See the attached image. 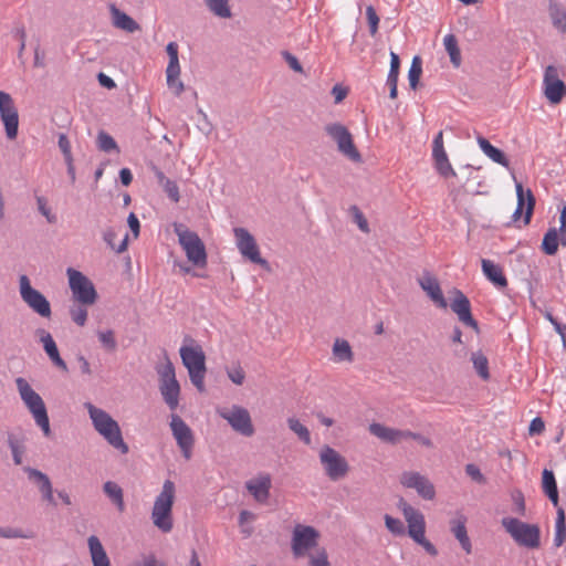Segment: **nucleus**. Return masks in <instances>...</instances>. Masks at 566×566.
<instances>
[{
  "label": "nucleus",
  "mask_w": 566,
  "mask_h": 566,
  "mask_svg": "<svg viewBox=\"0 0 566 566\" xmlns=\"http://www.w3.org/2000/svg\"><path fill=\"white\" fill-rule=\"evenodd\" d=\"M166 52L169 56L166 73H169V77L172 78V76L176 75L178 67H180L178 59V44L176 42H169L166 46Z\"/></svg>",
  "instance_id": "44"
},
{
  "label": "nucleus",
  "mask_w": 566,
  "mask_h": 566,
  "mask_svg": "<svg viewBox=\"0 0 566 566\" xmlns=\"http://www.w3.org/2000/svg\"><path fill=\"white\" fill-rule=\"evenodd\" d=\"M35 334L39 337L40 343L43 345V349L51 361L61 370L67 371L66 363L60 356L59 348L52 335L44 328H38Z\"/></svg>",
  "instance_id": "23"
},
{
  "label": "nucleus",
  "mask_w": 566,
  "mask_h": 566,
  "mask_svg": "<svg viewBox=\"0 0 566 566\" xmlns=\"http://www.w3.org/2000/svg\"><path fill=\"white\" fill-rule=\"evenodd\" d=\"M109 12L114 28L128 33H134L140 30V25L127 13L119 10L115 4L109 6Z\"/></svg>",
  "instance_id": "26"
},
{
  "label": "nucleus",
  "mask_w": 566,
  "mask_h": 566,
  "mask_svg": "<svg viewBox=\"0 0 566 566\" xmlns=\"http://www.w3.org/2000/svg\"><path fill=\"white\" fill-rule=\"evenodd\" d=\"M471 361L473 363V367L478 375L483 379L488 380L490 378L489 373V360L486 356L482 352H475L471 355Z\"/></svg>",
  "instance_id": "41"
},
{
  "label": "nucleus",
  "mask_w": 566,
  "mask_h": 566,
  "mask_svg": "<svg viewBox=\"0 0 566 566\" xmlns=\"http://www.w3.org/2000/svg\"><path fill=\"white\" fill-rule=\"evenodd\" d=\"M175 484L170 480L164 482L161 492L156 496L151 511V520L154 525L164 533L172 530V505L175 499Z\"/></svg>",
  "instance_id": "4"
},
{
  "label": "nucleus",
  "mask_w": 566,
  "mask_h": 566,
  "mask_svg": "<svg viewBox=\"0 0 566 566\" xmlns=\"http://www.w3.org/2000/svg\"><path fill=\"white\" fill-rule=\"evenodd\" d=\"M94 429L115 449L122 453L128 452V446L122 437L120 428L105 410L95 407L92 402L84 403Z\"/></svg>",
  "instance_id": "1"
},
{
  "label": "nucleus",
  "mask_w": 566,
  "mask_h": 566,
  "mask_svg": "<svg viewBox=\"0 0 566 566\" xmlns=\"http://www.w3.org/2000/svg\"><path fill=\"white\" fill-rule=\"evenodd\" d=\"M220 417L228 421L231 428L244 437H251L254 433L252 420L249 411L240 406L223 408L218 411Z\"/></svg>",
  "instance_id": "17"
},
{
  "label": "nucleus",
  "mask_w": 566,
  "mask_h": 566,
  "mask_svg": "<svg viewBox=\"0 0 566 566\" xmlns=\"http://www.w3.org/2000/svg\"><path fill=\"white\" fill-rule=\"evenodd\" d=\"M97 338L103 346L108 352H115L117 348V342L115 338V333L112 329H104L96 332Z\"/></svg>",
  "instance_id": "50"
},
{
  "label": "nucleus",
  "mask_w": 566,
  "mask_h": 566,
  "mask_svg": "<svg viewBox=\"0 0 566 566\" xmlns=\"http://www.w3.org/2000/svg\"><path fill=\"white\" fill-rule=\"evenodd\" d=\"M465 473L475 482L483 484L485 483V478L481 473L480 469L475 464H467L465 465Z\"/></svg>",
  "instance_id": "59"
},
{
  "label": "nucleus",
  "mask_w": 566,
  "mask_h": 566,
  "mask_svg": "<svg viewBox=\"0 0 566 566\" xmlns=\"http://www.w3.org/2000/svg\"><path fill=\"white\" fill-rule=\"evenodd\" d=\"M560 243L566 247V206L562 209L560 212Z\"/></svg>",
  "instance_id": "64"
},
{
  "label": "nucleus",
  "mask_w": 566,
  "mask_h": 566,
  "mask_svg": "<svg viewBox=\"0 0 566 566\" xmlns=\"http://www.w3.org/2000/svg\"><path fill=\"white\" fill-rule=\"evenodd\" d=\"M8 444L12 453L13 462L17 465L22 463V455L25 452L23 441L18 439L14 434H8Z\"/></svg>",
  "instance_id": "45"
},
{
  "label": "nucleus",
  "mask_w": 566,
  "mask_h": 566,
  "mask_svg": "<svg viewBox=\"0 0 566 566\" xmlns=\"http://www.w3.org/2000/svg\"><path fill=\"white\" fill-rule=\"evenodd\" d=\"M23 471L28 474V479L38 485L42 500L50 504H55L50 478L42 471L31 467H24Z\"/></svg>",
  "instance_id": "22"
},
{
  "label": "nucleus",
  "mask_w": 566,
  "mask_h": 566,
  "mask_svg": "<svg viewBox=\"0 0 566 566\" xmlns=\"http://www.w3.org/2000/svg\"><path fill=\"white\" fill-rule=\"evenodd\" d=\"M39 211L46 218L50 223L55 222V216L51 213V210L46 207V200L43 197L36 198Z\"/></svg>",
  "instance_id": "61"
},
{
  "label": "nucleus",
  "mask_w": 566,
  "mask_h": 566,
  "mask_svg": "<svg viewBox=\"0 0 566 566\" xmlns=\"http://www.w3.org/2000/svg\"><path fill=\"white\" fill-rule=\"evenodd\" d=\"M15 385L21 400L32 415L35 423L41 428L43 434L49 437L51 433L50 420L43 399L24 378H17Z\"/></svg>",
  "instance_id": "2"
},
{
  "label": "nucleus",
  "mask_w": 566,
  "mask_h": 566,
  "mask_svg": "<svg viewBox=\"0 0 566 566\" xmlns=\"http://www.w3.org/2000/svg\"><path fill=\"white\" fill-rule=\"evenodd\" d=\"M319 460L326 475L333 481L344 478L349 470L346 459L328 446L322 448Z\"/></svg>",
  "instance_id": "15"
},
{
  "label": "nucleus",
  "mask_w": 566,
  "mask_h": 566,
  "mask_svg": "<svg viewBox=\"0 0 566 566\" xmlns=\"http://www.w3.org/2000/svg\"><path fill=\"white\" fill-rule=\"evenodd\" d=\"M233 233L237 241V248L243 258L264 269H269V262L260 254L259 247L253 235L244 228H234Z\"/></svg>",
  "instance_id": "14"
},
{
  "label": "nucleus",
  "mask_w": 566,
  "mask_h": 566,
  "mask_svg": "<svg viewBox=\"0 0 566 566\" xmlns=\"http://www.w3.org/2000/svg\"><path fill=\"white\" fill-rule=\"evenodd\" d=\"M369 432L379 440L391 444H398L411 436L410 430L395 429L378 422L369 424Z\"/></svg>",
  "instance_id": "21"
},
{
  "label": "nucleus",
  "mask_w": 566,
  "mask_h": 566,
  "mask_svg": "<svg viewBox=\"0 0 566 566\" xmlns=\"http://www.w3.org/2000/svg\"><path fill=\"white\" fill-rule=\"evenodd\" d=\"M66 274L73 298L82 305H93L97 300V292L92 281L72 268L66 270Z\"/></svg>",
  "instance_id": "9"
},
{
  "label": "nucleus",
  "mask_w": 566,
  "mask_h": 566,
  "mask_svg": "<svg viewBox=\"0 0 566 566\" xmlns=\"http://www.w3.org/2000/svg\"><path fill=\"white\" fill-rule=\"evenodd\" d=\"M421 74H422V61H421V57L417 55L412 59V62H411V65H410L409 72H408L409 85L412 90L417 88L420 77H421Z\"/></svg>",
  "instance_id": "49"
},
{
  "label": "nucleus",
  "mask_w": 566,
  "mask_h": 566,
  "mask_svg": "<svg viewBox=\"0 0 566 566\" xmlns=\"http://www.w3.org/2000/svg\"><path fill=\"white\" fill-rule=\"evenodd\" d=\"M349 213L353 217V221L358 226V228L365 232H369V226L368 221L365 218L364 213L360 211V209L357 206H350L349 207Z\"/></svg>",
  "instance_id": "53"
},
{
  "label": "nucleus",
  "mask_w": 566,
  "mask_h": 566,
  "mask_svg": "<svg viewBox=\"0 0 566 566\" xmlns=\"http://www.w3.org/2000/svg\"><path fill=\"white\" fill-rule=\"evenodd\" d=\"M165 359L164 365L156 367L159 376V390L169 409L175 410L179 405L180 386L176 379L175 367L167 354H165Z\"/></svg>",
  "instance_id": "7"
},
{
  "label": "nucleus",
  "mask_w": 566,
  "mask_h": 566,
  "mask_svg": "<svg viewBox=\"0 0 566 566\" xmlns=\"http://www.w3.org/2000/svg\"><path fill=\"white\" fill-rule=\"evenodd\" d=\"M385 524L389 532L394 535H405L406 528L403 523L399 518H395L388 514L385 515Z\"/></svg>",
  "instance_id": "54"
},
{
  "label": "nucleus",
  "mask_w": 566,
  "mask_h": 566,
  "mask_svg": "<svg viewBox=\"0 0 566 566\" xmlns=\"http://www.w3.org/2000/svg\"><path fill=\"white\" fill-rule=\"evenodd\" d=\"M481 265L483 274L494 286L499 289L507 286V280L500 265L488 259H482Z\"/></svg>",
  "instance_id": "27"
},
{
  "label": "nucleus",
  "mask_w": 566,
  "mask_h": 566,
  "mask_svg": "<svg viewBox=\"0 0 566 566\" xmlns=\"http://www.w3.org/2000/svg\"><path fill=\"white\" fill-rule=\"evenodd\" d=\"M206 9L216 18L231 19L233 17L231 0H202Z\"/></svg>",
  "instance_id": "32"
},
{
  "label": "nucleus",
  "mask_w": 566,
  "mask_h": 566,
  "mask_svg": "<svg viewBox=\"0 0 566 566\" xmlns=\"http://www.w3.org/2000/svg\"><path fill=\"white\" fill-rule=\"evenodd\" d=\"M180 75V67H178L176 75L172 76V78L169 77V73H166L167 76V85L170 90L174 91L176 96H179L184 90V83L179 80Z\"/></svg>",
  "instance_id": "55"
},
{
  "label": "nucleus",
  "mask_w": 566,
  "mask_h": 566,
  "mask_svg": "<svg viewBox=\"0 0 566 566\" xmlns=\"http://www.w3.org/2000/svg\"><path fill=\"white\" fill-rule=\"evenodd\" d=\"M326 134L336 142L339 153L354 163L361 161V155L354 145L352 134L339 123L327 124Z\"/></svg>",
  "instance_id": "12"
},
{
  "label": "nucleus",
  "mask_w": 566,
  "mask_h": 566,
  "mask_svg": "<svg viewBox=\"0 0 566 566\" xmlns=\"http://www.w3.org/2000/svg\"><path fill=\"white\" fill-rule=\"evenodd\" d=\"M451 532L454 537L459 541L462 549L470 554L472 552V544L468 536L467 527L464 521H452L451 522Z\"/></svg>",
  "instance_id": "37"
},
{
  "label": "nucleus",
  "mask_w": 566,
  "mask_h": 566,
  "mask_svg": "<svg viewBox=\"0 0 566 566\" xmlns=\"http://www.w3.org/2000/svg\"><path fill=\"white\" fill-rule=\"evenodd\" d=\"M117 237V233L114 229L109 228L107 229L104 234L103 239L106 242V244L114 250L116 253H122L127 249L128 244V234L126 233L124 239L120 241L118 245L115 243V239Z\"/></svg>",
  "instance_id": "46"
},
{
  "label": "nucleus",
  "mask_w": 566,
  "mask_h": 566,
  "mask_svg": "<svg viewBox=\"0 0 566 566\" xmlns=\"http://www.w3.org/2000/svg\"><path fill=\"white\" fill-rule=\"evenodd\" d=\"M287 426L291 431H293L301 441L305 444H311V433L308 429L300 422L298 419L291 417L287 419Z\"/></svg>",
  "instance_id": "48"
},
{
  "label": "nucleus",
  "mask_w": 566,
  "mask_h": 566,
  "mask_svg": "<svg viewBox=\"0 0 566 566\" xmlns=\"http://www.w3.org/2000/svg\"><path fill=\"white\" fill-rule=\"evenodd\" d=\"M57 145L64 156V160L70 161V159L73 158V156L71 151V143L65 134L59 135Z\"/></svg>",
  "instance_id": "56"
},
{
  "label": "nucleus",
  "mask_w": 566,
  "mask_h": 566,
  "mask_svg": "<svg viewBox=\"0 0 566 566\" xmlns=\"http://www.w3.org/2000/svg\"><path fill=\"white\" fill-rule=\"evenodd\" d=\"M443 44L450 56V62L454 67H459L461 65L462 59L455 35L451 33L447 34L443 39Z\"/></svg>",
  "instance_id": "39"
},
{
  "label": "nucleus",
  "mask_w": 566,
  "mask_h": 566,
  "mask_svg": "<svg viewBox=\"0 0 566 566\" xmlns=\"http://www.w3.org/2000/svg\"><path fill=\"white\" fill-rule=\"evenodd\" d=\"M170 429L184 458L189 460L192 455V449L195 446V437L191 428L181 417L172 413L170 417Z\"/></svg>",
  "instance_id": "16"
},
{
  "label": "nucleus",
  "mask_w": 566,
  "mask_h": 566,
  "mask_svg": "<svg viewBox=\"0 0 566 566\" xmlns=\"http://www.w3.org/2000/svg\"><path fill=\"white\" fill-rule=\"evenodd\" d=\"M333 354L339 361H353L354 355L349 343L345 339H336Z\"/></svg>",
  "instance_id": "42"
},
{
  "label": "nucleus",
  "mask_w": 566,
  "mask_h": 566,
  "mask_svg": "<svg viewBox=\"0 0 566 566\" xmlns=\"http://www.w3.org/2000/svg\"><path fill=\"white\" fill-rule=\"evenodd\" d=\"M453 293L454 298L450 303L452 312L458 315V318L461 323L479 332L478 322L471 314V304L469 298L460 290H454Z\"/></svg>",
  "instance_id": "20"
},
{
  "label": "nucleus",
  "mask_w": 566,
  "mask_h": 566,
  "mask_svg": "<svg viewBox=\"0 0 566 566\" xmlns=\"http://www.w3.org/2000/svg\"><path fill=\"white\" fill-rule=\"evenodd\" d=\"M366 15L369 24V32L371 35H375L378 30L379 18L371 6L367 7Z\"/></svg>",
  "instance_id": "57"
},
{
  "label": "nucleus",
  "mask_w": 566,
  "mask_h": 566,
  "mask_svg": "<svg viewBox=\"0 0 566 566\" xmlns=\"http://www.w3.org/2000/svg\"><path fill=\"white\" fill-rule=\"evenodd\" d=\"M182 364L188 369L192 385L200 391H205L206 357L200 347L182 346L180 348Z\"/></svg>",
  "instance_id": "8"
},
{
  "label": "nucleus",
  "mask_w": 566,
  "mask_h": 566,
  "mask_svg": "<svg viewBox=\"0 0 566 566\" xmlns=\"http://www.w3.org/2000/svg\"><path fill=\"white\" fill-rule=\"evenodd\" d=\"M565 539H566L565 511L563 507H557L554 545L556 547H559L564 544Z\"/></svg>",
  "instance_id": "40"
},
{
  "label": "nucleus",
  "mask_w": 566,
  "mask_h": 566,
  "mask_svg": "<svg viewBox=\"0 0 566 566\" xmlns=\"http://www.w3.org/2000/svg\"><path fill=\"white\" fill-rule=\"evenodd\" d=\"M175 233L178 237L179 244L185 251L187 259L195 266L205 268L207 265L206 247L200 237L187 229L184 224H175Z\"/></svg>",
  "instance_id": "6"
},
{
  "label": "nucleus",
  "mask_w": 566,
  "mask_h": 566,
  "mask_svg": "<svg viewBox=\"0 0 566 566\" xmlns=\"http://www.w3.org/2000/svg\"><path fill=\"white\" fill-rule=\"evenodd\" d=\"M432 158L434 160V167L437 169V171L444 178H448V177H455L457 176V172L453 170L450 161H449V158H448V155L444 151H438V153H432Z\"/></svg>",
  "instance_id": "38"
},
{
  "label": "nucleus",
  "mask_w": 566,
  "mask_h": 566,
  "mask_svg": "<svg viewBox=\"0 0 566 566\" xmlns=\"http://www.w3.org/2000/svg\"><path fill=\"white\" fill-rule=\"evenodd\" d=\"M400 482L408 489H415L424 500H433L436 496L434 485L428 478L419 472L407 471L401 474Z\"/></svg>",
  "instance_id": "19"
},
{
  "label": "nucleus",
  "mask_w": 566,
  "mask_h": 566,
  "mask_svg": "<svg viewBox=\"0 0 566 566\" xmlns=\"http://www.w3.org/2000/svg\"><path fill=\"white\" fill-rule=\"evenodd\" d=\"M545 430V423L542 418L536 417L531 421L528 432L531 436L541 434Z\"/></svg>",
  "instance_id": "62"
},
{
  "label": "nucleus",
  "mask_w": 566,
  "mask_h": 566,
  "mask_svg": "<svg viewBox=\"0 0 566 566\" xmlns=\"http://www.w3.org/2000/svg\"><path fill=\"white\" fill-rule=\"evenodd\" d=\"M319 532L313 526L297 524L292 534V553L295 558L310 555V551L318 548Z\"/></svg>",
  "instance_id": "11"
},
{
  "label": "nucleus",
  "mask_w": 566,
  "mask_h": 566,
  "mask_svg": "<svg viewBox=\"0 0 566 566\" xmlns=\"http://www.w3.org/2000/svg\"><path fill=\"white\" fill-rule=\"evenodd\" d=\"M543 85L544 94L552 104H558L566 94V85L559 80L558 71L553 65L545 69Z\"/></svg>",
  "instance_id": "18"
},
{
  "label": "nucleus",
  "mask_w": 566,
  "mask_h": 566,
  "mask_svg": "<svg viewBox=\"0 0 566 566\" xmlns=\"http://www.w3.org/2000/svg\"><path fill=\"white\" fill-rule=\"evenodd\" d=\"M103 491L107 497L115 504L119 512L125 511L123 489L113 481H107L103 485Z\"/></svg>",
  "instance_id": "36"
},
{
  "label": "nucleus",
  "mask_w": 566,
  "mask_h": 566,
  "mask_svg": "<svg viewBox=\"0 0 566 566\" xmlns=\"http://www.w3.org/2000/svg\"><path fill=\"white\" fill-rule=\"evenodd\" d=\"M228 377L235 385H242L245 378L244 371L240 366L227 370Z\"/></svg>",
  "instance_id": "60"
},
{
  "label": "nucleus",
  "mask_w": 566,
  "mask_h": 566,
  "mask_svg": "<svg viewBox=\"0 0 566 566\" xmlns=\"http://www.w3.org/2000/svg\"><path fill=\"white\" fill-rule=\"evenodd\" d=\"M512 500L514 502V512L521 516H524L526 507H525V500H524L523 493L520 491L513 493Z\"/></svg>",
  "instance_id": "58"
},
{
  "label": "nucleus",
  "mask_w": 566,
  "mask_h": 566,
  "mask_svg": "<svg viewBox=\"0 0 566 566\" xmlns=\"http://www.w3.org/2000/svg\"><path fill=\"white\" fill-rule=\"evenodd\" d=\"M476 142L481 148V150L491 159L493 160L494 163L503 166V167H509L510 165V161L507 159V157L505 156V154L494 147L486 138H484L483 136H478L476 138Z\"/></svg>",
  "instance_id": "31"
},
{
  "label": "nucleus",
  "mask_w": 566,
  "mask_h": 566,
  "mask_svg": "<svg viewBox=\"0 0 566 566\" xmlns=\"http://www.w3.org/2000/svg\"><path fill=\"white\" fill-rule=\"evenodd\" d=\"M542 490L554 506H558V489L555 474L552 470L544 469L542 472Z\"/></svg>",
  "instance_id": "30"
},
{
  "label": "nucleus",
  "mask_w": 566,
  "mask_h": 566,
  "mask_svg": "<svg viewBox=\"0 0 566 566\" xmlns=\"http://www.w3.org/2000/svg\"><path fill=\"white\" fill-rule=\"evenodd\" d=\"M283 55H284L286 63L293 71H295V72L303 71V67H302L300 61L296 59V56H294L293 54H291L289 52H284Z\"/></svg>",
  "instance_id": "63"
},
{
  "label": "nucleus",
  "mask_w": 566,
  "mask_h": 566,
  "mask_svg": "<svg viewBox=\"0 0 566 566\" xmlns=\"http://www.w3.org/2000/svg\"><path fill=\"white\" fill-rule=\"evenodd\" d=\"M502 526L520 546L535 549L541 545V530L536 524H528L515 517H504Z\"/></svg>",
  "instance_id": "5"
},
{
  "label": "nucleus",
  "mask_w": 566,
  "mask_h": 566,
  "mask_svg": "<svg viewBox=\"0 0 566 566\" xmlns=\"http://www.w3.org/2000/svg\"><path fill=\"white\" fill-rule=\"evenodd\" d=\"M86 305L76 304L70 307V316L78 326H84L87 321Z\"/></svg>",
  "instance_id": "52"
},
{
  "label": "nucleus",
  "mask_w": 566,
  "mask_h": 566,
  "mask_svg": "<svg viewBox=\"0 0 566 566\" xmlns=\"http://www.w3.org/2000/svg\"><path fill=\"white\" fill-rule=\"evenodd\" d=\"M307 566H332L328 562L326 549L324 547H319L314 553L310 554Z\"/></svg>",
  "instance_id": "51"
},
{
  "label": "nucleus",
  "mask_w": 566,
  "mask_h": 566,
  "mask_svg": "<svg viewBox=\"0 0 566 566\" xmlns=\"http://www.w3.org/2000/svg\"><path fill=\"white\" fill-rule=\"evenodd\" d=\"M96 144L99 150L105 153H119V148L115 139L106 132L101 130L97 134Z\"/></svg>",
  "instance_id": "47"
},
{
  "label": "nucleus",
  "mask_w": 566,
  "mask_h": 566,
  "mask_svg": "<svg viewBox=\"0 0 566 566\" xmlns=\"http://www.w3.org/2000/svg\"><path fill=\"white\" fill-rule=\"evenodd\" d=\"M418 283L438 307H448V303L442 294L440 284L433 275L429 272H424L422 276L418 279Z\"/></svg>",
  "instance_id": "24"
},
{
  "label": "nucleus",
  "mask_w": 566,
  "mask_h": 566,
  "mask_svg": "<svg viewBox=\"0 0 566 566\" xmlns=\"http://www.w3.org/2000/svg\"><path fill=\"white\" fill-rule=\"evenodd\" d=\"M247 490L253 495L259 503H265L270 496L271 478L270 475H261L245 483Z\"/></svg>",
  "instance_id": "25"
},
{
  "label": "nucleus",
  "mask_w": 566,
  "mask_h": 566,
  "mask_svg": "<svg viewBox=\"0 0 566 566\" xmlns=\"http://www.w3.org/2000/svg\"><path fill=\"white\" fill-rule=\"evenodd\" d=\"M87 546L93 566H111L109 557L97 536L91 535L87 538Z\"/></svg>",
  "instance_id": "28"
},
{
  "label": "nucleus",
  "mask_w": 566,
  "mask_h": 566,
  "mask_svg": "<svg viewBox=\"0 0 566 566\" xmlns=\"http://www.w3.org/2000/svg\"><path fill=\"white\" fill-rule=\"evenodd\" d=\"M399 509L408 525V535L415 543L420 545L430 556H437L438 549L426 538L424 515L417 509L408 504L403 499L399 501Z\"/></svg>",
  "instance_id": "3"
},
{
  "label": "nucleus",
  "mask_w": 566,
  "mask_h": 566,
  "mask_svg": "<svg viewBox=\"0 0 566 566\" xmlns=\"http://www.w3.org/2000/svg\"><path fill=\"white\" fill-rule=\"evenodd\" d=\"M151 170L157 179V182L167 193L168 198L174 202H178L180 200V193L177 184L167 178L158 167L153 166Z\"/></svg>",
  "instance_id": "33"
},
{
  "label": "nucleus",
  "mask_w": 566,
  "mask_h": 566,
  "mask_svg": "<svg viewBox=\"0 0 566 566\" xmlns=\"http://www.w3.org/2000/svg\"><path fill=\"white\" fill-rule=\"evenodd\" d=\"M399 69H400V59L398 54L395 52H390V69L387 76V85L390 88L389 97L396 98L397 97V85H398V76H399Z\"/></svg>",
  "instance_id": "35"
},
{
  "label": "nucleus",
  "mask_w": 566,
  "mask_h": 566,
  "mask_svg": "<svg viewBox=\"0 0 566 566\" xmlns=\"http://www.w3.org/2000/svg\"><path fill=\"white\" fill-rule=\"evenodd\" d=\"M516 196H517V207L522 208L526 206L525 214H524V224H528L533 214L535 198L531 189H524L521 182H516Z\"/></svg>",
  "instance_id": "29"
},
{
  "label": "nucleus",
  "mask_w": 566,
  "mask_h": 566,
  "mask_svg": "<svg viewBox=\"0 0 566 566\" xmlns=\"http://www.w3.org/2000/svg\"><path fill=\"white\" fill-rule=\"evenodd\" d=\"M548 13L553 27L562 33L566 32V8L556 0H549Z\"/></svg>",
  "instance_id": "34"
},
{
  "label": "nucleus",
  "mask_w": 566,
  "mask_h": 566,
  "mask_svg": "<svg viewBox=\"0 0 566 566\" xmlns=\"http://www.w3.org/2000/svg\"><path fill=\"white\" fill-rule=\"evenodd\" d=\"M0 119L7 138L15 139L19 132V113L12 96L3 91H0Z\"/></svg>",
  "instance_id": "13"
},
{
  "label": "nucleus",
  "mask_w": 566,
  "mask_h": 566,
  "mask_svg": "<svg viewBox=\"0 0 566 566\" xmlns=\"http://www.w3.org/2000/svg\"><path fill=\"white\" fill-rule=\"evenodd\" d=\"M19 292L22 301L38 315L50 318L52 315L51 304L48 298L38 290L32 287L27 275L19 277Z\"/></svg>",
  "instance_id": "10"
},
{
  "label": "nucleus",
  "mask_w": 566,
  "mask_h": 566,
  "mask_svg": "<svg viewBox=\"0 0 566 566\" xmlns=\"http://www.w3.org/2000/svg\"><path fill=\"white\" fill-rule=\"evenodd\" d=\"M542 249L547 255L556 254L558 250V233L555 228H551L544 235Z\"/></svg>",
  "instance_id": "43"
}]
</instances>
